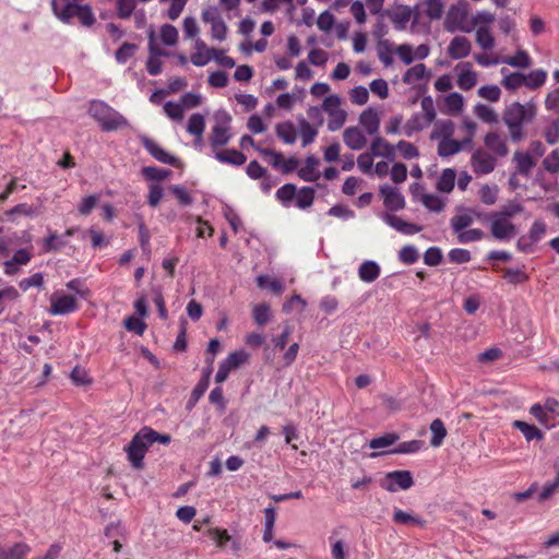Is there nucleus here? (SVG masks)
<instances>
[{
    "label": "nucleus",
    "instance_id": "338daca9",
    "mask_svg": "<svg viewBox=\"0 0 559 559\" xmlns=\"http://www.w3.org/2000/svg\"><path fill=\"white\" fill-rule=\"evenodd\" d=\"M478 95L490 102H498L501 96V91L497 85H484L479 87Z\"/></svg>",
    "mask_w": 559,
    "mask_h": 559
},
{
    "label": "nucleus",
    "instance_id": "412c9836",
    "mask_svg": "<svg viewBox=\"0 0 559 559\" xmlns=\"http://www.w3.org/2000/svg\"><path fill=\"white\" fill-rule=\"evenodd\" d=\"M319 165V159L313 155L308 156L305 160V166L298 170V177L304 181L313 182L317 181L320 177L317 167Z\"/></svg>",
    "mask_w": 559,
    "mask_h": 559
},
{
    "label": "nucleus",
    "instance_id": "473e14b6",
    "mask_svg": "<svg viewBox=\"0 0 559 559\" xmlns=\"http://www.w3.org/2000/svg\"><path fill=\"white\" fill-rule=\"evenodd\" d=\"M205 129V120L201 114H193L188 121L187 131L194 135L198 141L202 140Z\"/></svg>",
    "mask_w": 559,
    "mask_h": 559
},
{
    "label": "nucleus",
    "instance_id": "aec40b11",
    "mask_svg": "<svg viewBox=\"0 0 559 559\" xmlns=\"http://www.w3.org/2000/svg\"><path fill=\"white\" fill-rule=\"evenodd\" d=\"M215 158L223 164H230L235 166H241L247 160L243 153L234 148L216 151Z\"/></svg>",
    "mask_w": 559,
    "mask_h": 559
},
{
    "label": "nucleus",
    "instance_id": "a878e982",
    "mask_svg": "<svg viewBox=\"0 0 559 559\" xmlns=\"http://www.w3.org/2000/svg\"><path fill=\"white\" fill-rule=\"evenodd\" d=\"M391 21L396 29H405L407 23L412 17V10L408 7H399L390 15Z\"/></svg>",
    "mask_w": 559,
    "mask_h": 559
},
{
    "label": "nucleus",
    "instance_id": "6ab92c4d",
    "mask_svg": "<svg viewBox=\"0 0 559 559\" xmlns=\"http://www.w3.org/2000/svg\"><path fill=\"white\" fill-rule=\"evenodd\" d=\"M31 547L25 543H15L11 547L0 545V559H25Z\"/></svg>",
    "mask_w": 559,
    "mask_h": 559
},
{
    "label": "nucleus",
    "instance_id": "a18cd8bd",
    "mask_svg": "<svg viewBox=\"0 0 559 559\" xmlns=\"http://www.w3.org/2000/svg\"><path fill=\"white\" fill-rule=\"evenodd\" d=\"M397 433H385L381 437L373 438L369 441V448L377 450L393 445L399 440Z\"/></svg>",
    "mask_w": 559,
    "mask_h": 559
},
{
    "label": "nucleus",
    "instance_id": "3c124183",
    "mask_svg": "<svg viewBox=\"0 0 559 559\" xmlns=\"http://www.w3.org/2000/svg\"><path fill=\"white\" fill-rule=\"evenodd\" d=\"M475 115L487 123H495L498 121V115L496 111L484 104H478L475 106Z\"/></svg>",
    "mask_w": 559,
    "mask_h": 559
},
{
    "label": "nucleus",
    "instance_id": "0e129e2a",
    "mask_svg": "<svg viewBox=\"0 0 559 559\" xmlns=\"http://www.w3.org/2000/svg\"><path fill=\"white\" fill-rule=\"evenodd\" d=\"M448 257L450 262L457 264L466 263L472 259L471 252L463 248L451 249Z\"/></svg>",
    "mask_w": 559,
    "mask_h": 559
},
{
    "label": "nucleus",
    "instance_id": "a211bd4d",
    "mask_svg": "<svg viewBox=\"0 0 559 559\" xmlns=\"http://www.w3.org/2000/svg\"><path fill=\"white\" fill-rule=\"evenodd\" d=\"M383 219L389 226L393 227L397 231L405 234V235H414L421 230L420 226H417L412 223H407L404 219H402L401 217L393 215V214H384Z\"/></svg>",
    "mask_w": 559,
    "mask_h": 559
},
{
    "label": "nucleus",
    "instance_id": "a19ab883",
    "mask_svg": "<svg viewBox=\"0 0 559 559\" xmlns=\"http://www.w3.org/2000/svg\"><path fill=\"white\" fill-rule=\"evenodd\" d=\"M444 105L448 114L456 115L463 110L464 98L461 94L453 92L445 97Z\"/></svg>",
    "mask_w": 559,
    "mask_h": 559
},
{
    "label": "nucleus",
    "instance_id": "dca6fc26",
    "mask_svg": "<svg viewBox=\"0 0 559 559\" xmlns=\"http://www.w3.org/2000/svg\"><path fill=\"white\" fill-rule=\"evenodd\" d=\"M359 123L369 135L377 134L380 127L378 111L372 107L365 109L359 116Z\"/></svg>",
    "mask_w": 559,
    "mask_h": 559
},
{
    "label": "nucleus",
    "instance_id": "f3484780",
    "mask_svg": "<svg viewBox=\"0 0 559 559\" xmlns=\"http://www.w3.org/2000/svg\"><path fill=\"white\" fill-rule=\"evenodd\" d=\"M515 171L523 176H528L536 166V159L527 152L516 151L513 155Z\"/></svg>",
    "mask_w": 559,
    "mask_h": 559
},
{
    "label": "nucleus",
    "instance_id": "39448f33",
    "mask_svg": "<svg viewBox=\"0 0 559 559\" xmlns=\"http://www.w3.org/2000/svg\"><path fill=\"white\" fill-rule=\"evenodd\" d=\"M380 487L389 492L407 490L414 485V478L409 471H393L384 475L379 481Z\"/></svg>",
    "mask_w": 559,
    "mask_h": 559
},
{
    "label": "nucleus",
    "instance_id": "e433bc0d",
    "mask_svg": "<svg viewBox=\"0 0 559 559\" xmlns=\"http://www.w3.org/2000/svg\"><path fill=\"white\" fill-rule=\"evenodd\" d=\"M475 39L479 47L484 50H490L495 46V38L491 35L489 27L487 26H479L476 29Z\"/></svg>",
    "mask_w": 559,
    "mask_h": 559
},
{
    "label": "nucleus",
    "instance_id": "864d4df0",
    "mask_svg": "<svg viewBox=\"0 0 559 559\" xmlns=\"http://www.w3.org/2000/svg\"><path fill=\"white\" fill-rule=\"evenodd\" d=\"M329 117L330 119L328 121V129L332 132H335L344 126L347 118V112L341 108L334 112H331Z\"/></svg>",
    "mask_w": 559,
    "mask_h": 559
},
{
    "label": "nucleus",
    "instance_id": "393cba45",
    "mask_svg": "<svg viewBox=\"0 0 559 559\" xmlns=\"http://www.w3.org/2000/svg\"><path fill=\"white\" fill-rule=\"evenodd\" d=\"M466 142H459L454 139L451 138H448V139H442L439 141L438 143V154L441 156V157H449V156H452L456 153H459L463 146V144H465Z\"/></svg>",
    "mask_w": 559,
    "mask_h": 559
},
{
    "label": "nucleus",
    "instance_id": "7ed1b4c3",
    "mask_svg": "<svg viewBox=\"0 0 559 559\" xmlns=\"http://www.w3.org/2000/svg\"><path fill=\"white\" fill-rule=\"evenodd\" d=\"M444 28L450 33L457 31L471 33L473 31L466 4L459 3L449 9L444 20Z\"/></svg>",
    "mask_w": 559,
    "mask_h": 559
},
{
    "label": "nucleus",
    "instance_id": "09e8293b",
    "mask_svg": "<svg viewBox=\"0 0 559 559\" xmlns=\"http://www.w3.org/2000/svg\"><path fill=\"white\" fill-rule=\"evenodd\" d=\"M501 84L508 90V91H515L520 88L521 86H525V79L524 74L520 72L510 73L508 75H504Z\"/></svg>",
    "mask_w": 559,
    "mask_h": 559
},
{
    "label": "nucleus",
    "instance_id": "f704fd0d",
    "mask_svg": "<svg viewBox=\"0 0 559 559\" xmlns=\"http://www.w3.org/2000/svg\"><path fill=\"white\" fill-rule=\"evenodd\" d=\"M430 431L432 433L430 444L433 448H438L442 444L445 436H447V429L444 427V424L441 419L437 418L430 424Z\"/></svg>",
    "mask_w": 559,
    "mask_h": 559
},
{
    "label": "nucleus",
    "instance_id": "de8ad7c7",
    "mask_svg": "<svg viewBox=\"0 0 559 559\" xmlns=\"http://www.w3.org/2000/svg\"><path fill=\"white\" fill-rule=\"evenodd\" d=\"M425 13L430 20H439L443 14L444 5L441 0H425Z\"/></svg>",
    "mask_w": 559,
    "mask_h": 559
},
{
    "label": "nucleus",
    "instance_id": "6e6d98bb",
    "mask_svg": "<svg viewBox=\"0 0 559 559\" xmlns=\"http://www.w3.org/2000/svg\"><path fill=\"white\" fill-rule=\"evenodd\" d=\"M399 151L401 155L406 159L416 158L419 156L418 148L411 142H407L405 140H401L395 145V151Z\"/></svg>",
    "mask_w": 559,
    "mask_h": 559
},
{
    "label": "nucleus",
    "instance_id": "f03ea898",
    "mask_svg": "<svg viewBox=\"0 0 559 559\" xmlns=\"http://www.w3.org/2000/svg\"><path fill=\"white\" fill-rule=\"evenodd\" d=\"M87 112L99 123L102 130L106 132L116 131L129 126L128 120L120 112L103 100H92Z\"/></svg>",
    "mask_w": 559,
    "mask_h": 559
},
{
    "label": "nucleus",
    "instance_id": "2eb2a0df",
    "mask_svg": "<svg viewBox=\"0 0 559 559\" xmlns=\"http://www.w3.org/2000/svg\"><path fill=\"white\" fill-rule=\"evenodd\" d=\"M370 152L376 157H384L389 160L395 159V145H392L381 136H376L370 144Z\"/></svg>",
    "mask_w": 559,
    "mask_h": 559
},
{
    "label": "nucleus",
    "instance_id": "69168bd1",
    "mask_svg": "<svg viewBox=\"0 0 559 559\" xmlns=\"http://www.w3.org/2000/svg\"><path fill=\"white\" fill-rule=\"evenodd\" d=\"M99 202V198L97 195H87L82 199L81 203L78 206V211L81 215H88L96 207Z\"/></svg>",
    "mask_w": 559,
    "mask_h": 559
},
{
    "label": "nucleus",
    "instance_id": "37998d69",
    "mask_svg": "<svg viewBox=\"0 0 559 559\" xmlns=\"http://www.w3.org/2000/svg\"><path fill=\"white\" fill-rule=\"evenodd\" d=\"M296 192L297 188L295 185L286 183L276 191V198L284 206H288L296 198Z\"/></svg>",
    "mask_w": 559,
    "mask_h": 559
},
{
    "label": "nucleus",
    "instance_id": "7c9ffc66",
    "mask_svg": "<svg viewBox=\"0 0 559 559\" xmlns=\"http://www.w3.org/2000/svg\"><path fill=\"white\" fill-rule=\"evenodd\" d=\"M513 427L523 433L526 441H532L534 439L540 440L544 437L542 430L538 429L535 425H531L522 420H515L513 423Z\"/></svg>",
    "mask_w": 559,
    "mask_h": 559
},
{
    "label": "nucleus",
    "instance_id": "4be33fe9",
    "mask_svg": "<svg viewBox=\"0 0 559 559\" xmlns=\"http://www.w3.org/2000/svg\"><path fill=\"white\" fill-rule=\"evenodd\" d=\"M380 275V266L374 261H365L358 269V276L365 283L374 282Z\"/></svg>",
    "mask_w": 559,
    "mask_h": 559
},
{
    "label": "nucleus",
    "instance_id": "cd10ccee",
    "mask_svg": "<svg viewBox=\"0 0 559 559\" xmlns=\"http://www.w3.org/2000/svg\"><path fill=\"white\" fill-rule=\"evenodd\" d=\"M423 447V441L421 440H411V441H405V442H401L395 449L391 450V451H388V452H381V454H385V453H416L418 452ZM380 453H377V452H372L369 456L371 459H374L377 456H379Z\"/></svg>",
    "mask_w": 559,
    "mask_h": 559
},
{
    "label": "nucleus",
    "instance_id": "9d476101",
    "mask_svg": "<svg viewBox=\"0 0 559 559\" xmlns=\"http://www.w3.org/2000/svg\"><path fill=\"white\" fill-rule=\"evenodd\" d=\"M485 146L497 157H506L509 154L507 139L498 132H488L484 138Z\"/></svg>",
    "mask_w": 559,
    "mask_h": 559
},
{
    "label": "nucleus",
    "instance_id": "ddd939ff",
    "mask_svg": "<svg viewBox=\"0 0 559 559\" xmlns=\"http://www.w3.org/2000/svg\"><path fill=\"white\" fill-rule=\"evenodd\" d=\"M456 68H460L457 86L463 91L472 90L477 84V72L472 69L469 62L461 63Z\"/></svg>",
    "mask_w": 559,
    "mask_h": 559
},
{
    "label": "nucleus",
    "instance_id": "c03bdc74",
    "mask_svg": "<svg viewBox=\"0 0 559 559\" xmlns=\"http://www.w3.org/2000/svg\"><path fill=\"white\" fill-rule=\"evenodd\" d=\"M139 47L135 44L123 43L120 48L116 51L115 58L118 63H126L131 57L135 55Z\"/></svg>",
    "mask_w": 559,
    "mask_h": 559
},
{
    "label": "nucleus",
    "instance_id": "680f3d73",
    "mask_svg": "<svg viewBox=\"0 0 559 559\" xmlns=\"http://www.w3.org/2000/svg\"><path fill=\"white\" fill-rule=\"evenodd\" d=\"M418 258V250L411 245L404 246L399 252V259L405 264H413Z\"/></svg>",
    "mask_w": 559,
    "mask_h": 559
},
{
    "label": "nucleus",
    "instance_id": "79ce46f5",
    "mask_svg": "<svg viewBox=\"0 0 559 559\" xmlns=\"http://www.w3.org/2000/svg\"><path fill=\"white\" fill-rule=\"evenodd\" d=\"M252 317L259 326L265 325L271 319V309L267 304H258L252 309Z\"/></svg>",
    "mask_w": 559,
    "mask_h": 559
},
{
    "label": "nucleus",
    "instance_id": "8fccbe9b",
    "mask_svg": "<svg viewBox=\"0 0 559 559\" xmlns=\"http://www.w3.org/2000/svg\"><path fill=\"white\" fill-rule=\"evenodd\" d=\"M160 39L166 46H174L178 41V29L171 24H164L160 27Z\"/></svg>",
    "mask_w": 559,
    "mask_h": 559
},
{
    "label": "nucleus",
    "instance_id": "f257e3e1",
    "mask_svg": "<svg viewBox=\"0 0 559 559\" xmlns=\"http://www.w3.org/2000/svg\"><path fill=\"white\" fill-rule=\"evenodd\" d=\"M536 114V106L532 103L513 102L504 108L502 121L507 126L510 140L513 143H520L526 138L524 126L532 122Z\"/></svg>",
    "mask_w": 559,
    "mask_h": 559
},
{
    "label": "nucleus",
    "instance_id": "c756f323",
    "mask_svg": "<svg viewBox=\"0 0 559 559\" xmlns=\"http://www.w3.org/2000/svg\"><path fill=\"white\" fill-rule=\"evenodd\" d=\"M455 177L456 174L452 168H445L438 179L437 189L444 193L451 192L455 185Z\"/></svg>",
    "mask_w": 559,
    "mask_h": 559
},
{
    "label": "nucleus",
    "instance_id": "774afa93",
    "mask_svg": "<svg viewBox=\"0 0 559 559\" xmlns=\"http://www.w3.org/2000/svg\"><path fill=\"white\" fill-rule=\"evenodd\" d=\"M559 488V473L557 474L556 478L552 481H548L544 485L542 491L538 495V501L544 502L551 498V496L557 491Z\"/></svg>",
    "mask_w": 559,
    "mask_h": 559
},
{
    "label": "nucleus",
    "instance_id": "ea45409f",
    "mask_svg": "<svg viewBox=\"0 0 559 559\" xmlns=\"http://www.w3.org/2000/svg\"><path fill=\"white\" fill-rule=\"evenodd\" d=\"M478 194L484 204L493 205L498 200L499 188L497 185H483Z\"/></svg>",
    "mask_w": 559,
    "mask_h": 559
},
{
    "label": "nucleus",
    "instance_id": "052dcab7",
    "mask_svg": "<svg viewBox=\"0 0 559 559\" xmlns=\"http://www.w3.org/2000/svg\"><path fill=\"white\" fill-rule=\"evenodd\" d=\"M135 0H117V15L120 19H129L135 9Z\"/></svg>",
    "mask_w": 559,
    "mask_h": 559
},
{
    "label": "nucleus",
    "instance_id": "b1692460",
    "mask_svg": "<svg viewBox=\"0 0 559 559\" xmlns=\"http://www.w3.org/2000/svg\"><path fill=\"white\" fill-rule=\"evenodd\" d=\"M230 140V134L228 132V127L223 124H215L212 128V132L210 135V143L213 148H217L218 146L226 145Z\"/></svg>",
    "mask_w": 559,
    "mask_h": 559
},
{
    "label": "nucleus",
    "instance_id": "9b49d317",
    "mask_svg": "<svg viewBox=\"0 0 559 559\" xmlns=\"http://www.w3.org/2000/svg\"><path fill=\"white\" fill-rule=\"evenodd\" d=\"M380 194L383 197L384 206L390 211H399L404 209L405 200L399 190L389 185L380 188Z\"/></svg>",
    "mask_w": 559,
    "mask_h": 559
},
{
    "label": "nucleus",
    "instance_id": "5701e85b",
    "mask_svg": "<svg viewBox=\"0 0 559 559\" xmlns=\"http://www.w3.org/2000/svg\"><path fill=\"white\" fill-rule=\"evenodd\" d=\"M454 133V123L451 120H438L435 122L433 130L431 132V140H442L451 138Z\"/></svg>",
    "mask_w": 559,
    "mask_h": 559
},
{
    "label": "nucleus",
    "instance_id": "13d9d810",
    "mask_svg": "<svg viewBox=\"0 0 559 559\" xmlns=\"http://www.w3.org/2000/svg\"><path fill=\"white\" fill-rule=\"evenodd\" d=\"M485 234L481 229L473 228L468 230H463L457 235V241L460 243H468L474 241H479L484 238Z\"/></svg>",
    "mask_w": 559,
    "mask_h": 559
},
{
    "label": "nucleus",
    "instance_id": "72a5a7b5",
    "mask_svg": "<svg viewBox=\"0 0 559 559\" xmlns=\"http://www.w3.org/2000/svg\"><path fill=\"white\" fill-rule=\"evenodd\" d=\"M316 191L311 187H302L296 192V206L300 210L310 207L314 201Z\"/></svg>",
    "mask_w": 559,
    "mask_h": 559
},
{
    "label": "nucleus",
    "instance_id": "4c0bfd02",
    "mask_svg": "<svg viewBox=\"0 0 559 559\" xmlns=\"http://www.w3.org/2000/svg\"><path fill=\"white\" fill-rule=\"evenodd\" d=\"M502 62L514 68L526 69L532 64V59L525 50H519L514 56L502 59Z\"/></svg>",
    "mask_w": 559,
    "mask_h": 559
},
{
    "label": "nucleus",
    "instance_id": "1a4fd4ad",
    "mask_svg": "<svg viewBox=\"0 0 559 559\" xmlns=\"http://www.w3.org/2000/svg\"><path fill=\"white\" fill-rule=\"evenodd\" d=\"M49 313L52 316H63L72 313L79 309V304L75 297L66 294H53L50 298Z\"/></svg>",
    "mask_w": 559,
    "mask_h": 559
},
{
    "label": "nucleus",
    "instance_id": "2f4dec72",
    "mask_svg": "<svg viewBox=\"0 0 559 559\" xmlns=\"http://www.w3.org/2000/svg\"><path fill=\"white\" fill-rule=\"evenodd\" d=\"M377 52L380 61L385 66L389 67L393 63V44L388 39H381L377 44Z\"/></svg>",
    "mask_w": 559,
    "mask_h": 559
},
{
    "label": "nucleus",
    "instance_id": "c85d7f7f",
    "mask_svg": "<svg viewBox=\"0 0 559 559\" xmlns=\"http://www.w3.org/2000/svg\"><path fill=\"white\" fill-rule=\"evenodd\" d=\"M525 86L528 90H537L542 87L547 80V72L543 69H535L531 71L528 74H524Z\"/></svg>",
    "mask_w": 559,
    "mask_h": 559
},
{
    "label": "nucleus",
    "instance_id": "bf43d9fd",
    "mask_svg": "<svg viewBox=\"0 0 559 559\" xmlns=\"http://www.w3.org/2000/svg\"><path fill=\"white\" fill-rule=\"evenodd\" d=\"M249 358V355L245 350H236L230 353L224 362L230 368H238L240 365L245 364Z\"/></svg>",
    "mask_w": 559,
    "mask_h": 559
},
{
    "label": "nucleus",
    "instance_id": "bb28decb",
    "mask_svg": "<svg viewBox=\"0 0 559 559\" xmlns=\"http://www.w3.org/2000/svg\"><path fill=\"white\" fill-rule=\"evenodd\" d=\"M393 522L402 525H418L424 527L426 525V521L417 515H413L407 513L401 509H395L393 513Z\"/></svg>",
    "mask_w": 559,
    "mask_h": 559
},
{
    "label": "nucleus",
    "instance_id": "f8f14e48",
    "mask_svg": "<svg viewBox=\"0 0 559 559\" xmlns=\"http://www.w3.org/2000/svg\"><path fill=\"white\" fill-rule=\"evenodd\" d=\"M472 44L464 36H455L448 46V56L453 60L467 57L471 53Z\"/></svg>",
    "mask_w": 559,
    "mask_h": 559
},
{
    "label": "nucleus",
    "instance_id": "5fc2aeb1",
    "mask_svg": "<svg viewBox=\"0 0 559 559\" xmlns=\"http://www.w3.org/2000/svg\"><path fill=\"white\" fill-rule=\"evenodd\" d=\"M257 284L260 288H269L271 292L280 295L283 292V285L280 281L271 278L267 275H260L257 278Z\"/></svg>",
    "mask_w": 559,
    "mask_h": 559
},
{
    "label": "nucleus",
    "instance_id": "e2e57ef3",
    "mask_svg": "<svg viewBox=\"0 0 559 559\" xmlns=\"http://www.w3.org/2000/svg\"><path fill=\"white\" fill-rule=\"evenodd\" d=\"M495 21V15L488 11H479L471 19V24H473V29L479 26L490 25Z\"/></svg>",
    "mask_w": 559,
    "mask_h": 559
},
{
    "label": "nucleus",
    "instance_id": "603ef678",
    "mask_svg": "<svg viewBox=\"0 0 559 559\" xmlns=\"http://www.w3.org/2000/svg\"><path fill=\"white\" fill-rule=\"evenodd\" d=\"M170 171L155 166H147L142 168V175L147 180L163 181L169 176Z\"/></svg>",
    "mask_w": 559,
    "mask_h": 559
},
{
    "label": "nucleus",
    "instance_id": "0eeeda50",
    "mask_svg": "<svg viewBox=\"0 0 559 559\" xmlns=\"http://www.w3.org/2000/svg\"><path fill=\"white\" fill-rule=\"evenodd\" d=\"M471 165L476 175H487L495 170L497 158L484 148H477L471 156Z\"/></svg>",
    "mask_w": 559,
    "mask_h": 559
},
{
    "label": "nucleus",
    "instance_id": "423d86ee",
    "mask_svg": "<svg viewBox=\"0 0 559 559\" xmlns=\"http://www.w3.org/2000/svg\"><path fill=\"white\" fill-rule=\"evenodd\" d=\"M490 221L491 236L499 241H509L516 235V227L512 221L491 212L488 215Z\"/></svg>",
    "mask_w": 559,
    "mask_h": 559
},
{
    "label": "nucleus",
    "instance_id": "58836bf2",
    "mask_svg": "<svg viewBox=\"0 0 559 559\" xmlns=\"http://www.w3.org/2000/svg\"><path fill=\"white\" fill-rule=\"evenodd\" d=\"M276 134L286 144H294L296 141V130L290 121L278 123L276 126Z\"/></svg>",
    "mask_w": 559,
    "mask_h": 559
},
{
    "label": "nucleus",
    "instance_id": "49530a36",
    "mask_svg": "<svg viewBox=\"0 0 559 559\" xmlns=\"http://www.w3.org/2000/svg\"><path fill=\"white\" fill-rule=\"evenodd\" d=\"M318 135V130L313 128L307 120L300 121V136H301V145L304 147L311 144L316 136Z\"/></svg>",
    "mask_w": 559,
    "mask_h": 559
},
{
    "label": "nucleus",
    "instance_id": "20e7f679",
    "mask_svg": "<svg viewBox=\"0 0 559 559\" xmlns=\"http://www.w3.org/2000/svg\"><path fill=\"white\" fill-rule=\"evenodd\" d=\"M151 445L152 443L145 428H142L124 448L128 460L134 468L140 469L143 467V459Z\"/></svg>",
    "mask_w": 559,
    "mask_h": 559
},
{
    "label": "nucleus",
    "instance_id": "6e6552de",
    "mask_svg": "<svg viewBox=\"0 0 559 559\" xmlns=\"http://www.w3.org/2000/svg\"><path fill=\"white\" fill-rule=\"evenodd\" d=\"M141 143L143 147L148 152V154L154 157L156 160L163 164L171 165L178 167L181 165L180 159L176 156H173L165 148H163L155 140L143 136L141 139Z\"/></svg>",
    "mask_w": 559,
    "mask_h": 559
},
{
    "label": "nucleus",
    "instance_id": "c9c22d12",
    "mask_svg": "<svg viewBox=\"0 0 559 559\" xmlns=\"http://www.w3.org/2000/svg\"><path fill=\"white\" fill-rule=\"evenodd\" d=\"M426 76V66L424 63H418L406 70V72L403 75V82L405 84H414L418 81L424 80Z\"/></svg>",
    "mask_w": 559,
    "mask_h": 559
},
{
    "label": "nucleus",
    "instance_id": "4d7b16f0",
    "mask_svg": "<svg viewBox=\"0 0 559 559\" xmlns=\"http://www.w3.org/2000/svg\"><path fill=\"white\" fill-rule=\"evenodd\" d=\"M473 216L469 214H460L455 215L451 218V227L457 235L462 233L465 228L473 224Z\"/></svg>",
    "mask_w": 559,
    "mask_h": 559
},
{
    "label": "nucleus",
    "instance_id": "4468645a",
    "mask_svg": "<svg viewBox=\"0 0 559 559\" xmlns=\"http://www.w3.org/2000/svg\"><path fill=\"white\" fill-rule=\"evenodd\" d=\"M343 141L348 148L354 151H359L367 144V139L358 127L346 128L343 132Z\"/></svg>",
    "mask_w": 559,
    "mask_h": 559
}]
</instances>
